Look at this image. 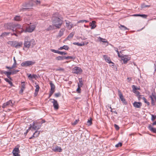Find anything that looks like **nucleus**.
I'll return each instance as SVG.
<instances>
[{
	"label": "nucleus",
	"instance_id": "5fc2aeb1",
	"mask_svg": "<svg viewBox=\"0 0 156 156\" xmlns=\"http://www.w3.org/2000/svg\"><path fill=\"white\" fill-rule=\"evenodd\" d=\"M51 51L53 52H54L55 53H58V50H55V49H51Z\"/></svg>",
	"mask_w": 156,
	"mask_h": 156
},
{
	"label": "nucleus",
	"instance_id": "dca6fc26",
	"mask_svg": "<svg viewBox=\"0 0 156 156\" xmlns=\"http://www.w3.org/2000/svg\"><path fill=\"white\" fill-rule=\"evenodd\" d=\"M103 58L105 61L109 63H112V62L110 59L109 57H108L107 55H104L103 56Z\"/></svg>",
	"mask_w": 156,
	"mask_h": 156
},
{
	"label": "nucleus",
	"instance_id": "a878e982",
	"mask_svg": "<svg viewBox=\"0 0 156 156\" xmlns=\"http://www.w3.org/2000/svg\"><path fill=\"white\" fill-rule=\"evenodd\" d=\"M120 29L123 30H129V29L127 28L126 27H125L124 25H120V26L119 27Z\"/></svg>",
	"mask_w": 156,
	"mask_h": 156
},
{
	"label": "nucleus",
	"instance_id": "1a4fd4ad",
	"mask_svg": "<svg viewBox=\"0 0 156 156\" xmlns=\"http://www.w3.org/2000/svg\"><path fill=\"white\" fill-rule=\"evenodd\" d=\"M118 93L119 96L121 101L125 104H127V102L126 101L125 99L124 98L122 94L121 93V90H118Z\"/></svg>",
	"mask_w": 156,
	"mask_h": 156
},
{
	"label": "nucleus",
	"instance_id": "3c124183",
	"mask_svg": "<svg viewBox=\"0 0 156 156\" xmlns=\"http://www.w3.org/2000/svg\"><path fill=\"white\" fill-rule=\"evenodd\" d=\"M56 70L64 71V69L63 68H59L56 69Z\"/></svg>",
	"mask_w": 156,
	"mask_h": 156
},
{
	"label": "nucleus",
	"instance_id": "473e14b6",
	"mask_svg": "<svg viewBox=\"0 0 156 156\" xmlns=\"http://www.w3.org/2000/svg\"><path fill=\"white\" fill-rule=\"evenodd\" d=\"M132 88L133 89V92L135 93L136 94L137 92H138V91H136V86H135L134 85H133L132 86Z\"/></svg>",
	"mask_w": 156,
	"mask_h": 156
},
{
	"label": "nucleus",
	"instance_id": "680f3d73",
	"mask_svg": "<svg viewBox=\"0 0 156 156\" xmlns=\"http://www.w3.org/2000/svg\"><path fill=\"white\" fill-rule=\"evenodd\" d=\"M16 63L14 62L12 66V68L13 69L15 67H16Z\"/></svg>",
	"mask_w": 156,
	"mask_h": 156
},
{
	"label": "nucleus",
	"instance_id": "423d86ee",
	"mask_svg": "<svg viewBox=\"0 0 156 156\" xmlns=\"http://www.w3.org/2000/svg\"><path fill=\"white\" fill-rule=\"evenodd\" d=\"M35 63V62L30 61H27L23 62L21 64V66H29L34 65Z\"/></svg>",
	"mask_w": 156,
	"mask_h": 156
},
{
	"label": "nucleus",
	"instance_id": "09e8293b",
	"mask_svg": "<svg viewBox=\"0 0 156 156\" xmlns=\"http://www.w3.org/2000/svg\"><path fill=\"white\" fill-rule=\"evenodd\" d=\"M115 51L117 53V54L118 55V56L119 57H121V55L119 54V52L118 51V49L117 48H115Z\"/></svg>",
	"mask_w": 156,
	"mask_h": 156
},
{
	"label": "nucleus",
	"instance_id": "2f4dec72",
	"mask_svg": "<svg viewBox=\"0 0 156 156\" xmlns=\"http://www.w3.org/2000/svg\"><path fill=\"white\" fill-rule=\"evenodd\" d=\"M14 20L16 21H19L21 20L22 18L20 16H16L14 18Z\"/></svg>",
	"mask_w": 156,
	"mask_h": 156
},
{
	"label": "nucleus",
	"instance_id": "bb28decb",
	"mask_svg": "<svg viewBox=\"0 0 156 156\" xmlns=\"http://www.w3.org/2000/svg\"><path fill=\"white\" fill-rule=\"evenodd\" d=\"M55 59L58 61L62 60L64 59V56H59L55 58Z\"/></svg>",
	"mask_w": 156,
	"mask_h": 156
},
{
	"label": "nucleus",
	"instance_id": "58836bf2",
	"mask_svg": "<svg viewBox=\"0 0 156 156\" xmlns=\"http://www.w3.org/2000/svg\"><path fill=\"white\" fill-rule=\"evenodd\" d=\"M149 97L151 98V105H155V102L154 101V100L151 97V96H149Z\"/></svg>",
	"mask_w": 156,
	"mask_h": 156
},
{
	"label": "nucleus",
	"instance_id": "4c0bfd02",
	"mask_svg": "<svg viewBox=\"0 0 156 156\" xmlns=\"http://www.w3.org/2000/svg\"><path fill=\"white\" fill-rule=\"evenodd\" d=\"M38 132V131L37 130H36L35 132L34 133L33 135L30 137L29 138L30 139H31L33 138H36V137L35 135H36V133H37Z\"/></svg>",
	"mask_w": 156,
	"mask_h": 156
},
{
	"label": "nucleus",
	"instance_id": "f8f14e48",
	"mask_svg": "<svg viewBox=\"0 0 156 156\" xmlns=\"http://www.w3.org/2000/svg\"><path fill=\"white\" fill-rule=\"evenodd\" d=\"M13 26L14 24L12 23H10L5 24L4 25V27L5 28L10 30L12 29H13Z\"/></svg>",
	"mask_w": 156,
	"mask_h": 156
},
{
	"label": "nucleus",
	"instance_id": "8fccbe9b",
	"mask_svg": "<svg viewBox=\"0 0 156 156\" xmlns=\"http://www.w3.org/2000/svg\"><path fill=\"white\" fill-rule=\"evenodd\" d=\"M61 95V94L60 92L55 93V96L56 97H58Z\"/></svg>",
	"mask_w": 156,
	"mask_h": 156
},
{
	"label": "nucleus",
	"instance_id": "5701e85b",
	"mask_svg": "<svg viewBox=\"0 0 156 156\" xmlns=\"http://www.w3.org/2000/svg\"><path fill=\"white\" fill-rule=\"evenodd\" d=\"M37 77V76L36 74L31 75L30 74L28 76V77L30 80H31L32 79H35Z\"/></svg>",
	"mask_w": 156,
	"mask_h": 156
},
{
	"label": "nucleus",
	"instance_id": "79ce46f5",
	"mask_svg": "<svg viewBox=\"0 0 156 156\" xmlns=\"http://www.w3.org/2000/svg\"><path fill=\"white\" fill-rule=\"evenodd\" d=\"M87 125L88 126H90L92 124V119L90 118V119L88 120L87 122Z\"/></svg>",
	"mask_w": 156,
	"mask_h": 156
},
{
	"label": "nucleus",
	"instance_id": "20e7f679",
	"mask_svg": "<svg viewBox=\"0 0 156 156\" xmlns=\"http://www.w3.org/2000/svg\"><path fill=\"white\" fill-rule=\"evenodd\" d=\"M40 122H34L32 124V129L34 130H37L40 129L41 127Z\"/></svg>",
	"mask_w": 156,
	"mask_h": 156
},
{
	"label": "nucleus",
	"instance_id": "9d476101",
	"mask_svg": "<svg viewBox=\"0 0 156 156\" xmlns=\"http://www.w3.org/2000/svg\"><path fill=\"white\" fill-rule=\"evenodd\" d=\"M33 6V5L30 3H25L23 5L25 7L21 9V10L24 11L27 9L30 8Z\"/></svg>",
	"mask_w": 156,
	"mask_h": 156
},
{
	"label": "nucleus",
	"instance_id": "393cba45",
	"mask_svg": "<svg viewBox=\"0 0 156 156\" xmlns=\"http://www.w3.org/2000/svg\"><path fill=\"white\" fill-rule=\"evenodd\" d=\"M69 48V47L67 45H64L62 47H61L58 48V50H61L63 49H64L66 50H68Z\"/></svg>",
	"mask_w": 156,
	"mask_h": 156
},
{
	"label": "nucleus",
	"instance_id": "052dcab7",
	"mask_svg": "<svg viewBox=\"0 0 156 156\" xmlns=\"http://www.w3.org/2000/svg\"><path fill=\"white\" fill-rule=\"evenodd\" d=\"M19 153H13V154L14 156H20V155L19 154Z\"/></svg>",
	"mask_w": 156,
	"mask_h": 156
},
{
	"label": "nucleus",
	"instance_id": "e433bc0d",
	"mask_svg": "<svg viewBox=\"0 0 156 156\" xmlns=\"http://www.w3.org/2000/svg\"><path fill=\"white\" fill-rule=\"evenodd\" d=\"M74 58H75L73 56H68L67 57H66L64 56V59H74Z\"/></svg>",
	"mask_w": 156,
	"mask_h": 156
},
{
	"label": "nucleus",
	"instance_id": "864d4df0",
	"mask_svg": "<svg viewBox=\"0 0 156 156\" xmlns=\"http://www.w3.org/2000/svg\"><path fill=\"white\" fill-rule=\"evenodd\" d=\"M139 16H141L144 18H146L147 17V16L145 14H140Z\"/></svg>",
	"mask_w": 156,
	"mask_h": 156
},
{
	"label": "nucleus",
	"instance_id": "aec40b11",
	"mask_svg": "<svg viewBox=\"0 0 156 156\" xmlns=\"http://www.w3.org/2000/svg\"><path fill=\"white\" fill-rule=\"evenodd\" d=\"M65 30V28H62L61 29L58 33V37H60L62 36L63 34V33Z\"/></svg>",
	"mask_w": 156,
	"mask_h": 156
},
{
	"label": "nucleus",
	"instance_id": "b1692460",
	"mask_svg": "<svg viewBox=\"0 0 156 156\" xmlns=\"http://www.w3.org/2000/svg\"><path fill=\"white\" fill-rule=\"evenodd\" d=\"M55 26L54 25H50L46 29V30L47 31H49L50 30H52L55 29Z\"/></svg>",
	"mask_w": 156,
	"mask_h": 156
},
{
	"label": "nucleus",
	"instance_id": "37998d69",
	"mask_svg": "<svg viewBox=\"0 0 156 156\" xmlns=\"http://www.w3.org/2000/svg\"><path fill=\"white\" fill-rule=\"evenodd\" d=\"M36 89H35V91L36 92H38L39 90V89L40 88V87L38 84L36 85L35 86Z\"/></svg>",
	"mask_w": 156,
	"mask_h": 156
},
{
	"label": "nucleus",
	"instance_id": "f03ea898",
	"mask_svg": "<svg viewBox=\"0 0 156 156\" xmlns=\"http://www.w3.org/2000/svg\"><path fill=\"white\" fill-rule=\"evenodd\" d=\"M35 44V41L34 39L30 40L29 37H27L25 40L24 46L25 47L29 48L32 47L33 45Z\"/></svg>",
	"mask_w": 156,
	"mask_h": 156
},
{
	"label": "nucleus",
	"instance_id": "c85d7f7f",
	"mask_svg": "<svg viewBox=\"0 0 156 156\" xmlns=\"http://www.w3.org/2000/svg\"><path fill=\"white\" fill-rule=\"evenodd\" d=\"M4 80L6 82H8L11 86H14L12 82L11 81H10L9 79L8 78H5Z\"/></svg>",
	"mask_w": 156,
	"mask_h": 156
},
{
	"label": "nucleus",
	"instance_id": "c03bdc74",
	"mask_svg": "<svg viewBox=\"0 0 156 156\" xmlns=\"http://www.w3.org/2000/svg\"><path fill=\"white\" fill-rule=\"evenodd\" d=\"M122 143L121 142H119L118 144L115 145V147H121L122 145Z\"/></svg>",
	"mask_w": 156,
	"mask_h": 156
},
{
	"label": "nucleus",
	"instance_id": "a19ab883",
	"mask_svg": "<svg viewBox=\"0 0 156 156\" xmlns=\"http://www.w3.org/2000/svg\"><path fill=\"white\" fill-rule=\"evenodd\" d=\"M14 43H15V41H9L8 42V44H10V45H11L12 46H13V47H14Z\"/></svg>",
	"mask_w": 156,
	"mask_h": 156
},
{
	"label": "nucleus",
	"instance_id": "bf43d9fd",
	"mask_svg": "<svg viewBox=\"0 0 156 156\" xmlns=\"http://www.w3.org/2000/svg\"><path fill=\"white\" fill-rule=\"evenodd\" d=\"M70 22H66V26H68V27L70 26L71 28H72V26H71V25L70 24Z\"/></svg>",
	"mask_w": 156,
	"mask_h": 156
},
{
	"label": "nucleus",
	"instance_id": "e2e57ef3",
	"mask_svg": "<svg viewBox=\"0 0 156 156\" xmlns=\"http://www.w3.org/2000/svg\"><path fill=\"white\" fill-rule=\"evenodd\" d=\"M143 96V95H138V100L139 101H140V100L141 99H142V97Z\"/></svg>",
	"mask_w": 156,
	"mask_h": 156
},
{
	"label": "nucleus",
	"instance_id": "774afa93",
	"mask_svg": "<svg viewBox=\"0 0 156 156\" xmlns=\"http://www.w3.org/2000/svg\"><path fill=\"white\" fill-rule=\"evenodd\" d=\"M64 52L63 51H58V54L61 55H63Z\"/></svg>",
	"mask_w": 156,
	"mask_h": 156
},
{
	"label": "nucleus",
	"instance_id": "69168bd1",
	"mask_svg": "<svg viewBox=\"0 0 156 156\" xmlns=\"http://www.w3.org/2000/svg\"><path fill=\"white\" fill-rule=\"evenodd\" d=\"M14 33H13V34H12V35H14L15 36H16V37H17L18 36V35H17V34H19V33H17L16 32H14Z\"/></svg>",
	"mask_w": 156,
	"mask_h": 156
},
{
	"label": "nucleus",
	"instance_id": "6e6d98bb",
	"mask_svg": "<svg viewBox=\"0 0 156 156\" xmlns=\"http://www.w3.org/2000/svg\"><path fill=\"white\" fill-rule=\"evenodd\" d=\"M77 92L78 93H80L81 92V89L80 88H77L76 90Z\"/></svg>",
	"mask_w": 156,
	"mask_h": 156
},
{
	"label": "nucleus",
	"instance_id": "2eb2a0df",
	"mask_svg": "<svg viewBox=\"0 0 156 156\" xmlns=\"http://www.w3.org/2000/svg\"><path fill=\"white\" fill-rule=\"evenodd\" d=\"M133 105L134 107L137 108H140L142 106L141 103L140 102H134Z\"/></svg>",
	"mask_w": 156,
	"mask_h": 156
},
{
	"label": "nucleus",
	"instance_id": "4be33fe9",
	"mask_svg": "<svg viewBox=\"0 0 156 156\" xmlns=\"http://www.w3.org/2000/svg\"><path fill=\"white\" fill-rule=\"evenodd\" d=\"M148 128L149 130L154 133H156V128L153 127L152 126L150 125L148 126Z\"/></svg>",
	"mask_w": 156,
	"mask_h": 156
},
{
	"label": "nucleus",
	"instance_id": "39448f33",
	"mask_svg": "<svg viewBox=\"0 0 156 156\" xmlns=\"http://www.w3.org/2000/svg\"><path fill=\"white\" fill-rule=\"evenodd\" d=\"M121 56L119 57L121 58L122 60H123L124 64H126L127 62L130 60V57L128 55H124L122 54L121 55Z\"/></svg>",
	"mask_w": 156,
	"mask_h": 156
},
{
	"label": "nucleus",
	"instance_id": "4468645a",
	"mask_svg": "<svg viewBox=\"0 0 156 156\" xmlns=\"http://www.w3.org/2000/svg\"><path fill=\"white\" fill-rule=\"evenodd\" d=\"M52 149L55 152H61L62 151V150L61 147L57 146L53 147Z\"/></svg>",
	"mask_w": 156,
	"mask_h": 156
},
{
	"label": "nucleus",
	"instance_id": "ddd939ff",
	"mask_svg": "<svg viewBox=\"0 0 156 156\" xmlns=\"http://www.w3.org/2000/svg\"><path fill=\"white\" fill-rule=\"evenodd\" d=\"M35 27L34 25H32L29 26L28 27H27L25 32H32L35 29Z\"/></svg>",
	"mask_w": 156,
	"mask_h": 156
},
{
	"label": "nucleus",
	"instance_id": "a211bd4d",
	"mask_svg": "<svg viewBox=\"0 0 156 156\" xmlns=\"http://www.w3.org/2000/svg\"><path fill=\"white\" fill-rule=\"evenodd\" d=\"M49 83L51 87L50 91L55 92V85L52 83V81H50Z\"/></svg>",
	"mask_w": 156,
	"mask_h": 156
},
{
	"label": "nucleus",
	"instance_id": "49530a36",
	"mask_svg": "<svg viewBox=\"0 0 156 156\" xmlns=\"http://www.w3.org/2000/svg\"><path fill=\"white\" fill-rule=\"evenodd\" d=\"M151 115V120H152V121H154L156 119V115H154L152 114V115Z\"/></svg>",
	"mask_w": 156,
	"mask_h": 156
},
{
	"label": "nucleus",
	"instance_id": "72a5a7b5",
	"mask_svg": "<svg viewBox=\"0 0 156 156\" xmlns=\"http://www.w3.org/2000/svg\"><path fill=\"white\" fill-rule=\"evenodd\" d=\"M132 88L133 89V92L135 93L136 94L137 92H138V91H136V86H135L134 85H133L132 86Z\"/></svg>",
	"mask_w": 156,
	"mask_h": 156
},
{
	"label": "nucleus",
	"instance_id": "13d9d810",
	"mask_svg": "<svg viewBox=\"0 0 156 156\" xmlns=\"http://www.w3.org/2000/svg\"><path fill=\"white\" fill-rule=\"evenodd\" d=\"M80 84L83 85V83L82 81V79L81 78H79V83Z\"/></svg>",
	"mask_w": 156,
	"mask_h": 156
},
{
	"label": "nucleus",
	"instance_id": "a18cd8bd",
	"mask_svg": "<svg viewBox=\"0 0 156 156\" xmlns=\"http://www.w3.org/2000/svg\"><path fill=\"white\" fill-rule=\"evenodd\" d=\"M19 71V70H15L12 71L11 72H12V74H16Z\"/></svg>",
	"mask_w": 156,
	"mask_h": 156
},
{
	"label": "nucleus",
	"instance_id": "603ef678",
	"mask_svg": "<svg viewBox=\"0 0 156 156\" xmlns=\"http://www.w3.org/2000/svg\"><path fill=\"white\" fill-rule=\"evenodd\" d=\"M114 126L115 129L117 130H118L119 129V126L116 124H114Z\"/></svg>",
	"mask_w": 156,
	"mask_h": 156
},
{
	"label": "nucleus",
	"instance_id": "de8ad7c7",
	"mask_svg": "<svg viewBox=\"0 0 156 156\" xmlns=\"http://www.w3.org/2000/svg\"><path fill=\"white\" fill-rule=\"evenodd\" d=\"M79 121V119H76V120H75V121L72 123V125H76L77 124V123H78V122Z\"/></svg>",
	"mask_w": 156,
	"mask_h": 156
},
{
	"label": "nucleus",
	"instance_id": "0e129e2a",
	"mask_svg": "<svg viewBox=\"0 0 156 156\" xmlns=\"http://www.w3.org/2000/svg\"><path fill=\"white\" fill-rule=\"evenodd\" d=\"M154 68L155 72H156V61L155 62L154 64Z\"/></svg>",
	"mask_w": 156,
	"mask_h": 156
},
{
	"label": "nucleus",
	"instance_id": "0eeeda50",
	"mask_svg": "<svg viewBox=\"0 0 156 156\" xmlns=\"http://www.w3.org/2000/svg\"><path fill=\"white\" fill-rule=\"evenodd\" d=\"M82 69L80 68L76 67L73 69V73L76 74H80L82 72Z\"/></svg>",
	"mask_w": 156,
	"mask_h": 156
},
{
	"label": "nucleus",
	"instance_id": "ea45409f",
	"mask_svg": "<svg viewBox=\"0 0 156 156\" xmlns=\"http://www.w3.org/2000/svg\"><path fill=\"white\" fill-rule=\"evenodd\" d=\"M21 88L25 89V82H21Z\"/></svg>",
	"mask_w": 156,
	"mask_h": 156
},
{
	"label": "nucleus",
	"instance_id": "c9c22d12",
	"mask_svg": "<svg viewBox=\"0 0 156 156\" xmlns=\"http://www.w3.org/2000/svg\"><path fill=\"white\" fill-rule=\"evenodd\" d=\"M9 32H4L2 34L1 36L2 37H6L7 35H9Z\"/></svg>",
	"mask_w": 156,
	"mask_h": 156
},
{
	"label": "nucleus",
	"instance_id": "6ab92c4d",
	"mask_svg": "<svg viewBox=\"0 0 156 156\" xmlns=\"http://www.w3.org/2000/svg\"><path fill=\"white\" fill-rule=\"evenodd\" d=\"M14 45V47L17 48H19L22 46V43L21 42H17L16 41H15V43Z\"/></svg>",
	"mask_w": 156,
	"mask_h": 156
},
{
	"label": "nucleus",
	"instance_id": "f704fd0d",
	"mask_svg": "<svg viewBox=\"0 0 156 156\" xmlns=\"http://www.w3.org/2000/svg\"><path fill=\"white\" fill-rule=\"evenodd\" d=\"M12 72H8V73L6 74V76L8 78H9L10 80H12V79L11 77H10V76L11 74H12Z\"/></svg>",
	"mask_w": 156,
	"mask_h": 156
},
{
	"label": "nucleus",
	"instance_id": "338daca9",
	"mask_svg": "<svg viewBox=\"0 0 156 156\" xmlns=\"http://www.w3.org/2000/svg\"><path fill=\"white\" fill-rule=\"evenodd\" d=\"M45 122V121L44 120H42L41 122H40V123L41 124V126L42 124V123H44Z\"/></svg>",
	"mask_w": 156,
	"mask_h": 156
},
{
	"label": "nucleus",
	"instance_id": "7c9ffc66",
	"mask_svg": "<svg viewBox=\"0 0 156 156\" xmlns=\"http://www.w3.org/2000/svg\"><path fill=\"white\" fill-rule=\"evenodd\" d=\"M99 41H101L104 43H108V42L105 39L102 38L100 37H99Z\"/></svg>",
	"mask_w": 156,
	"mask_h": 156
},
{
	"label": "nucleus",
	"instance_id": "f3484780",
	"mask_svg": "<svg viewBox=\"0 0 156 156\" xmlns=\"http://www.w3.org/2000/svg\"><path fill=\"white\" fill-rule=\"evenodd\" d=\"M75 34V32H73L70 33L69 35L68 36L67 38L65 39V41H66L67 40H70L73 37Z\"/></svg>",
	"mask_w": 156,
	"mask_h": 156
},
{
	"label": "nucleus",
	"instance_id": "7ed1b4c3",
	"mask_svg": "<svg viewBox=\"0 0 156 156\" xmlns=\"http://www.w3.org/2000/svg\"><path fill=\"white\" fill-rule=\"evenodd\" d=\"M13 26V29H12V30L13 32H16L20 34L24 31V29L23 28L22 26L21 25L18 24H14Z\"/></svg>",
	"mask_w": 156,
	"mask_h": 156
},
{
	"label": "nucleus",
	"instance_id": "4d7b16f0",
	"mask_svg": "<svg viewBox=\"0 0 156 156\" xmlns=\"http://www.w3.org/2000/svg\"><path fill=\"white\" fill-rule=\"evenodd\" d=\"M54 92H53L52 91H50L48 98H49L50 97H51V96L52 95V94H53Z\"/></svg>",
	"mask_w": 156,
	"mask_h": 156
},
{
	"label": "nucleus",
	"instance_id": "412c9836",
	"mask_svg": "<svg viewBox=\"0 0 156 156\" xmlns=\"http://www.w3.org/2000/svg\"><path fill=\"white\" fill-rule=\"evenodd\" d=\"M95 23L96 22L95 21H92L90 23V26H91V29H94L96 27Z\"/></svg>",
	"mask_w": 156,
	"mask_h": 156
},
{
	"label": "nucleus",
	"instance_id": "9b49d317",
	"mask_svg": "<svg viewBox=\"0 0 156 156\" xmlns=\"http://www.w3.org/2000/svg\"><path fill=\"white\" fill-rule=\"evenodd\" d=\"M50 100H53V101H52V103L53 104V106L55 110H57L59 108V105L57 101L54 99L51 98Z\"/></svg>",
	"mask_w": 156,
	"mask_h": 156
},
{
	"label": "nucleus",
	"instance_id": "6e6552de",
	"mask_svg": "<svg viewBox=\"0 0 156 156\" xmlns=\"http://www.w3.org/2000/svg\"><path fill=\"white\" fill-rule=\"evenodd\" d=\"M14 103V101H13V102L12 100H9L8 102L5 103H4L3 104L2 106V108H6L7 106H12L13 105Z\"/></svg>",
	"mask_w": 156,
	"mask_h": 156
},
{
	"label": "nucleus",
	"instance_id": "cd10ccee",
	"mask_svg": "<svg viewBox=\"0 0 156 156\" xmlns=\"http://www.w3.org/2000/svg\"><path fill=\"white\" fill-rule=\"evenodd\" d=\"M20 151L19 150V147H15L13 150L12 151V153H20Z\"/></svg>",
	"mask_w": 156,
	"mask_h": 156
},
{
	"label": "nucleus",
	"instance_id": "f257e3e1",
	"mask_svg": "<svg viewBox=\"0 0 156 156\" xmlns=\"http://www.w3.org/2000/svg\"><path fill=\"white\" fill-rule=\"evenodd\" d=\"M51 22L56 29H59L62 24V18L58 13H55L52 16Z\"/></svg>",
	"mask_w": 156,
	"mask_h": 156
},
{
	"label": "nucleus",
	"instance_id": "c756f323",
	"mask_svg": "<svg viewBox=\"0 0 156 156\" xmlns=\"http://www.w3.org/2000/svg\"><path fill=\"white\" fill-rule=\"evenodd\" d=\"M73 44L75 45H77L78 46H83L85 45V44L84 43H83V44L80 43L78 42H74L73 43Z\"/></svg>",
	"mask_w": 156,
	"mask_h": 156
}]
</instances>
